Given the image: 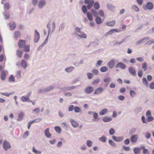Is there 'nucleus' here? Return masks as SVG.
Listing matches in <instances>:
<instances>
[{
	"label": "nucleus",
	"mask_w": 154,
	"mask_h": 154,
	"mask_svg": "<svg viewBox=\"0 0 154 154\" xmlns=\"http://www.w3.org/2000/svg\"><path fill=\"white\" fill-rule=\"evenodd\" d=\"M84 3L85 4H88L87 7L88 9H90L93 5L94 8L96 9H98L100 7L99 3L95 2L94 4V2L93 0H85Z\"/></svg>",
	"instance_id": "1"
},
{
	"label": "nucleus",
	"mask_w": 154,
	"mask_h": 154,
	"mask_svg": "<svg viewBox=\"0 0 154 154\" xmlns=\"http://www.w3.org/2000/svg\"><path fill=\"white\" fill-rule=\"evenodd\" d=\"M143 8L145 10H151L153 8L154 5L152 3L150 2H148L145 5L143 6Z\"/></svg>",
	"instance_id": "2"
},
{
	"label": "nucleus",
	"mask_w": 154,
	"mask_h": 154,
	"mask_svg": "<svg viewBox=\"0 0 154 154\" xmlns=\"http://www.w3.org/2000/svg\"><path fill=\"white\" fill-rule=\"evenodd\" d=\"M3 146L4 149L5 150H7L8 149L10 148L11 147V146L9 143L6 141H4Z\"/></svg>",
	"instance_id": "3"
},
{
	"label": "nucleus",
	"mask_w": 154,
	"mask_h": 154,
	"mask_svg": "<svg viewBox=\"0 0 154 154\" xmlns=\"http://www.w3.org/2000/svg\"><path fill=\"white\" fill-rule=\"evenodd\" d=\"M18 46L20 48H23L26 44V42L25 40L20 39L18 42Z\"/></svg>",
	"instance_id": "4"
},
{
	"label": "nucleus",
	"mask_w": 154,
	"mask_h": 154,
	"mask_svg": "<svg viewBox=\"0 0 154 154\" xmlns=\"http://www.w3.org/2000/svg\"><path fill=\"white\" fill-rule=\"evenodd\" d=\"M93 91V88L91 86H89L87 87L85 90V92L88 94H89L91 93Z\"/></svg>",
	"instance_id": "5"
},
{
	"label": "nucleus",
	"mask_w": 154,
	"mask_h": 154,
	"mask_svg": "<svg viewBox=\"0 0 154 154\" xmlns=\"http://www.w3.org/2000/svg\"><path fill=\"white\" fill-rule=\"evenodd\" d=\"M116 68L120 67L122 69H125L126 68V66L121 62L118 63L116 66Z\"/></svg>",
	"instance_id": "6"
},
{
	"label": "nucleus",
	"mask_w": 154,
	"mask_h": 154,
	"mask_svg": "<svg viewBox=\"0 0 154 154\" xmlns=\"http://www.w3.org/2000/svg\"><path fill=\"white\" fill-rule=\"evenodd\" d=\"M112 139L114 140L117 142H120L123 140V137H117L115 136H112Z\"/></svg>",
	"instance_id": "7"
},
{
	"label": "nucleus",
	"mask_w": 154,
	"mask_h": 154,
	"mask_svg": "<svg viewBox=\"0 0 154 154\" xmlns=\"http://www.w3.org/2000/svg\"><path fill=\"white\" fill-rule=\"evenodd\" d=\"M115 63L113 60H110L108 63V66L110 68H112L115 66Z\"/></svg>",
	"instance_id": "8"
},
{
	"label": "nucleus",
	"mask_w": 154,
	"mask_h": 154,
	"mask_svg": "<svg viewBox=\"0 0 154 154\" xmlns=\"http://www.w3.org/2000/svg\"><path fill=\"white\" fill-rule=\"evenodd\" d=\"M138 136L137 135H132L131 138V141L132 143L136 142L137 140Z\"/></svg>",
	"instance_id": "9"
},
{
	"label": "nucleus",
	"mask_w": 154,
	"mask_h": 154,
	"mask_svg": "<svg viewBox=\"0 0 154 154\" xmlns=\"http://www.w3.org/2000/svg\"><path fill=\"white\" fill-rule=\"evenodd\" d=\"M128 70L129 72L133 75L135 76L136 75L135 70L133 67H130L128 68Z\"/></svg>",
	"instance_id": "10"
},
{
	"label": "nucleus",
	"mask_w": 154,
	"mask_h": 154,
	"mask_svg": "<svg viewBox=\"0 0 154 154\" xmlns=\"http://www.w3.org/2000/svg\"><path fill=\"white\" fill-rule=\"evenodd\" d=\"M103 91V89L102 87L97 88L94 91V94H99L101 93Z\"/></svg>",
	"instance_id": "11"
},
{
	"label": "nucleus",
	"mask_w": 154,
	"mask_h": 154,
	"mask_svg": "<svg viewBox=\"0 0 154 154\" xmlns=\"http://www.w3.org/2000/svg\"><path fill=\"white\" fill-rule=\"evenodd\" d=\"M45 136L48 138L50 137H51V134L49 132V129L48 128H47L45 131Z\"/></svg>",
	"instance_id": "12"
},
{
	"label": "nucleus",
	"mask_w": 154,
	"mask_h": 154,
	"mask_svg": "<svg viewBox=\"0 0 154 154\" xmlns=\"http://www.w3.org/2000/svg\"><path fill=\"white\" fill-rule=\"evenodd\" d=\"M46 4V2L45 0L40 1L38 3V6L39 8H42Z\"/></svg>",
	"instance_id": "13"
},
{
	"label": "nucleus",
	"mask_w": 154,
	"mask_h": 154,
	"mask_svg": "<svg viewBox=\"0 0 154 154\" xmlns=\"http://www.w3.org/2000/svg\"><path fill=\"white\" fill-rule=\"evenodd\" d=\"M108 111V110L107 109L104 108L100 111L99 113L100 115H103L107 113Z\"/></svg>",
	"instance_id": "14"
},
{
	"label": "nucleus",
	"mask_w": 154,
	"mask_h": 154,
	"mask_svg": "<svg viewBox=\"0 0 154 154\" xmlns=\"http://www.w3.org/2000/svg\"><path fill=\"white\" fill-rule=\"evenodd\" d=\"M112 120L111 118L106 116L103 119V121L104 122H107L111 121Z\"/></svg>",
	"instance_id": "15"
},
{
	"label": "nucleus",
	"mask_w": 154,
	"mask_h": 154,
	"mask_svg": "<svg viewBox=\"0 0 154 154\" xmlns=\"http://www.w3.org/2000/svg\"><path fill=\"white\" fill-rule=\"evenodd\" d=\"M74 110L75 112L76 113H81L82 112L81 108L78 106H75L74 107Z\"/></svg>",
	"instance_id": "16"
},
{
	"label": "nucleus",
	"mask_w": 154,
	"mask_h": 154,
	"mask_svg": "<svg viewBox=\"0 0 154 154\" xmlns=\"http://www.w3.org/2000/svg\"><path fill=\"white\" fill-rule=\"evenodd\" d=\"M6 77V74L5 72L4 71H2L1 72V78L2 80H5Z\"/></svg>",
	"instance_id": "17"
},
{
	"label": "nucleus",
	"mask_w": 154,
	"mask_h": 154,
	"mask_svg": "<svg viewBox=\"0 0 154 154\" xmlns=\"http://www.w3.org/2000/svg\"><path fill=\"white\" fill-rule=\"evenodd\" d=\"M21 100L22 102H23L26 101H31L29 100V97H22L21 98Z\"/></svg>",
	"instance_id": "18"
},
{
	"label": "nucleus",
	"mask_w": 154,
	"mask_h": 154,
	"mask_svg": "<svg viewBox=\"0 0 154 154\" xmlns=\"http://www.w3.org/2000/svg\"><path fill=\"white\" fill-rule=\"evenodd\" d=\"M70 122L72 125L74 127H77L78 126V123L75 121H74L73 120H71Z\"/></svg>",
	"instance_id": "19"
},
{
	"label": "nucleus",
	"mask_w": 154,
	"mask_h": 154,
	"mask_svg": "<svg viewBox=\"0 0 154 154\" xmlns=\"http://www.w3.org/2000/svg\"><path fill=\"white\" fill-rule=\"evenodd\" d=\"M30 46L29 45H25L23 48V51L26 52H29L30 51Z\"/></svg>",
	"instance_id": "20"
},
{
	"label": "nucleus",
	"mask_w": 154,
	"mask_h": 154,
	"mask_svg": "<svg viewBox=\"0 0 154 154\" xmlns=\"http://www.w3.org/2000/svg\"><path fill=\"white\" fill-rule=\"evenodd\" d=\"M115 24V21L114 20L109 22H107L106 23V25L110 26H113Z\"/></svg>",
	"instance_id": "21"
},
{
	"label": "nucleus",
	"mask_w": 154,
	"mask_h": 154,
	"mask_svg": "<svg viewBox=\"0 0 154 154\" xmlns=\"http://www.w3.org/2000/svg\"><path fill=\"white\" fill-rule=\"evenodd\" d=\"M21 64L22 66L24 69H26L27 66V63L24 60H22Z\"/></svg>",
	"instance_id": "22"
},
{
	"label": "nucleus",
	"mask_w": 154,
	"mask_h": 154,
	"mask_svg": "<svg viewBox=\"0 0 154 154\" xmlns=\"http://www.w3.org/2000/svg\"><path fill=\"white\" fill-rule=\"evenodd\" d=\"M131 8L133 11L136 12H138L140 11L139 8L135 5H133L131 7Z\"/></svg>",
	"instance_id": "23"
},
{
	"label": "nucleus",
	"mask_w": 154,
	"mask_h": 154,
	"mask_svg": "<svg viewBox=\"0 0 154 154\" xmlns=\"http://www.w3.org/2000/svg\"><path fill=\"white\" fill-rule=\"evenodd\" d=\"M87 16L88 19L90 21H92L93 20V17L92 14L89 12L87 13Z\"/></svg>",
	"instance_id": "24"
},
{
	"label": "nucleus",
	"mask_w": 154,
	"mask_h": 154,
	"mask_svg": "<svg viewBox=\"0 0 154 154\" xmlns=\"http://www.w3.org/2000/svg\"><path fill=\"white\" fill-rule=\"evenodd\" d=\"M108 70V68L106 66L102 67L100 69V71L102 72H105L107 71Z\"/></svg>",
	"instance_id": "25"
},
{
	"label": "nucleus",
	"mask_w": 154,
	"mask_h": 154,
	"mask_svg": "<svg viewBox=\"0 0 154 154\" xmlns=\"http://www.w3.org/2000/svg\"><path fill=\"white\" fill-rule=\"evenodd\" d=\"M24 114L23 112H20L18 115V118L17 119V121H21L23 119V117Z\"/></svg>",
	"instance_id": "26"
},
{
	"label": "nucleus",
	"mask_w": 154,
	"mask_h": 154,
	"mask_svg": "<svg viewBox=\"0 0 154 154\" xmlns=\"http://www.w3.org/2000/svg\"><path fill=\"white\" fill-rule=\"evenodd\" d=\"M147 63L146 62H144L142 64V68L144 70L146 71L147 70Z\"/></svg>",
	"instance_id": "27"
},
{
	"label": "nucleus",
	"mask_w": 154,
	"mask_h": 154,
	"mask_svg": "<svg viewBox=\"0 0 154 154\" xmlns=\"http://www.w3.org/2000/svg\"><path fill=\"white\" fill-rule=\"evenodd\" d=\"M23 54V52L22 51L17 50V52L16 54L18 57L21 58Z\"/></svg>",
	"instance_id": "28"
},
{
	"label": "nucleus",
	"mask_w": 154,
	"mask_h": 154,
	"mask_svg": "<svg viewBox=\"0 0 154 154\" xmlns=\"http://www.w3.org/2000/svg\"><path fill=\"white\" fill-rule=\"evenodd\" d=\"M20 33L18 31H16L14 35V38H17L20 37Z\"/></svg>",
	"instance_id": "29"
},
{
	"label": "nucleus",
	"mask_w": 154,
	"mask_h": 154,
	"mask_svg": "<svg viewBox=\"0 0 154 154\" xmlns=\"http://www.w3.org/2000/svg\"><path fill=\"white\" fill-rule=\"evenodd\" d=\"M9 26L11 30H14V29L16 27V24L14 23H9Z\"/></svg>",
	"instance_id": "30"
},
{
	"label": "nucleus",
	"mask_w": 154,
	"mask_h": 154,
	"mask_svg": "<svg viewBox=\"0 0 154 154\" xmlns=\"http://www.w3.org/2000/svg\"><path fill=\"white\" fill-rule=\"evenodd\" d=\"M102 20L101 18L99 17H97L96 18V22L97 24H100L101 23Z\"/></svg>",
	"instance_id": "31"
},
{
	"label": "nucleus",
	"mask_w": 154,
	"mask_h": 154,
	"mask_svg": "<svg viewBox=\"0 0 154 154\" xmlns=\"http://www.w3.org/2000/svg\"><path fill=\"white\" fill-rule=\"evenodd\" d=\"M107 7L108 8L109 10L112 11H113L115 9V7L112 6V5L109 4L107 5Z\"/></svg>",
	"instance_id": "32"
},
{
	"label": "nucleus",
	"mask_w": 154,
	"mask_h": 154,
	"mask_svg": "<svg viewBox=\"0 0 154 154\" xmlns=\"http://www.w3.org/2000/svg\"><path fill=\"white\" fill-rule=\"evenodd\" d=\"M54 129L58 133H60L61 132V129L60 127L56 126L54 128Z\"/></svg>",
	"instance_id": "33"
},
{
	"label": "nucleus",
	"mask_w": 154,
	"mask_h": 154,
	"mask_svg": "<svg viewBox=\"0 0 154 154\" xmlns=\"http://www.w3.org/2000/svg\"><path fill=\"white\" fill-rule=\"evenodd\" d=\"M146 121L147 122H150L152 121L153 119L154 118L152 116H150L147 117Z\"/></svg>",
	"instance_id": "34"
},
{
	"label": "nucleus",
	"mask_w": 154,
	"mask_h": 154,
	"mask_svg": "<svg viewBox=\"0 0 154 154\" xmlns=\"http://www.w3.org/2000/svg\"><path fill=\"white\" fill-rule=\"evenodd\" d=\"M32 151L36 154H41V153L40 151L37 150L34 147L32 148Z\"/></svg>",
	"instance_id": "35"
},
{
	"label": "nucleus",
	"mask_w": 154,
	"mask_h": 154,
	"mask_svg": "<svg viewBox=\"0 0 154 154\" xmlns=\"http://www.w3.org/2000/svg\"><path fill=\"white\" fill-rule=\"evenodd\" d=\"M77 35L81 38H86L87 37V35L83 32H81L80 35L78 34Z\"/></svg>",
	"instance_id": "36"
},
{
	"label": "nucleus",
	"mask_w": 154,
	"mask_h": 154,
	"mask_svg": "<svg viewBox=\"0 0 154 154\" xmlns=\"http://www.w3.org/2000/svg\"><path fill=\"white\" fill-rule=\"evenodd\" d=\"M99 140L103 142H105L106 140V138L104 136H103L99 138Z\"/></svg>",
	"instance_id": "37"
},
{
	"label": "nucleus",
	"mask_w": 154,
	"mask_h": 154,
	"mask_svg": "<svg viewBox=\"0 0 154 154\" xmlns=\"http://www.w3.org/2000/svg\"><path fill=\"white\" fill-rule=\"evenodd\" d=\"M140 148L138 147L135 148L133 150L134 153L136 154L139 153L140 152Z\"/></svg>",
	"instance_id": "38"
},
{
	"label": "nucleus",
	"mask_w": 154,
	"mask_h": 154,
	"mask_svg": "<svg viewBox=\"0 0 154 154\" xmlns=\"http://www.w3.org/2000/svg\"><path fill=\"white\" fill-rule=\"evenodd\" d=\"M41 120V119L40 118H38L36 119L35 120H34L32 121H30V122L32 124L33 123H35V122H40Z\"/></svg>",
	"instance_id": "39"
},
{
	"label": "nucleus",
	"mask_w": 154,
	"mask_h": 154,
	"mask_svg": "<svg viewBox=\"0 0 154 154\" xmlns=\"http://www.w3.org/2000/svg\"><path fill=\"white\" fill-rule=\"evenodd\" d=\"M74 69V68L73 67H71L66 68L65 69V71L69 72H72Z\"/></svg>",
	"instance_id": "40"
},
{
	"label": "nucleus",
	"mask_w": 154,
	"mask_h": 154,
	"mask_svg": "<svg viewBox=\"0 0 154 154\" xmlns=\"http://www.w3.org/2000/svg\"><path fill=\"white\" fill-rule=\"evenodd\" d=\"M15 79L14 77L11 75L9 78L8 81L10 82H14L15 81Z\"/></svg>",
	"instance_id": "41"
},
{
	"label": "nucleus",
	"mask_w": 154,
	"mask_h": 154,
	"mask_svg": "<svg viewBox=\"0 0 154 154\" xmlns=\"http://www.w3.org/2000/svg\"><path fill=\"white\" fill-rule=\"evenodd\" d=\"M136 94V93L134 91L131 90L130 91V95L131 97H134Z\"/></svg>",
	"instance_id": "42"
},
{
	"label": "nucleus",
	"mask_w": 154,
	"mask_h": 154,
	"mask_svg": "<svg viewBox=\"0 0 154 154\" xmlns=\"http://www.w3.org/2000/svg\"><path fill=\"white\" fill-rule=\"evenodd\" d=\"M82 10L84 13L86 14L87 13V9L85 5H84L83 6L82 8Z\"/></svg>",
	"instance_id": "43"
},
{
	"label": "nucleus",
	"mask_w": 154,
	"mask_h": 154,
	"mask_svg": "<svg viewBox=\"0 0 154 154\" xmlns=\"http://www.w3.org/2000/svg\"><path fill=\"white\" fill-rule=\"evenodd\" d=\"M109 144L111 145L112 146H113V147L115 146L116 144H115V143L113 142V141L112 140H109Z\"/></svg>",
	"instance_id": "44"
},
{
	"label": "nucleus",
	"mask_w": 154,
	"mask_h": 154,
	"mask_svg": "<svg viewBox=\"0 0 154 154\" xmlns=\"http://www.w3.org/2000/svg\"><path fill=\"white\" fill-rule=\"evenodd\" d=\"M10 7L9 4L8 3H6L5 5L4 8L6 9H8Z\"/></svg>",
	"instance_id": "45"
},
{
	"label": "nucleus",
	"mask_w": 154,
	"mask_h": 154,
	"mask_svg": "<svg viewBox=\"0 0 154 154\" xmlns=\"http://www.w3.org/2000/svg\"><path fill=\"white\" fill-rule=\"evenodd\" d=\"M100 80L99 79H97L94 80L92 82V84L95 85L98 84L100 81Z\"/></svg>",
	"instance_id": "46"
},
{
	"label": "nucleus",
	"mask_w": 154,
	"mask_h": 154,
	"mask_svg": "<svg viewBox=\"0 0 154 154\" xmlns=\"http://www.w3.org/2000/svg\"><path fill=\"white\" fill-rule=\"evenodd\" d=\"M86 144L88 146L91 147L92 145V142L91 141L88 140L86 142Z\"/></svg>",
	"instance_id": "47"
},
{
	"label": "nucleus",
	"mask_w": 154,
	"mask_h": 154,
	"mask_svg": "<svg viewBox=\"0 0 154 154\" xmlns=\"http://www.w3.org/2000/svg\"><path fill=\"white\" fill-rule=\"evenodd\" d=\"M143 72L141 70H140L138 71V75L140 78H141L143 75Z\"/></svg>",
	"instance_id": "48"
},
{
	"label": "nucleus",
	"mask_w": 154,
	"mask_h": 154,
	"mask_svg": "<svg viewBox=\"0 0 154 154\" xmlns=\"http://www.w3.org/2000/svg\"><path fill=\"white\" fill-rule=\"evenodd\" d=\"M115 131L114 129H113L112 128H111L110 129L109 131V133L110 135H113L115 133Z\"/></svg>",
	"instance_id": "49"
},
{
	"label": "nucleus",
	"mask_w": 154,
	"mask_h": 154,
	"mask_svg": "<svg viewBox=\"0 0 154 154\" xmlns=\"http://www.w3.org/2000/svg\"><path fill=\"white\" fill-rule=\"evenodd\" d=\"M87 75L88 77V79H92L93 76V74L90 73H88L87 74Z\"/></svg>",
	"instance_id": "50"
},
{
	"label": "nucleus",
	"mask_w": 154,
	"mask_h": 154,
	"mask_svg": "<svg viewBox=\"0 0 154 154\" xmlns=\"http://www.w3.org/2000/svg\"><path fill=\"white\" fill-rule=\"evenodd\" d=\"M29 134V133L28 131H26L25 132H24V133L23 135V137L24 138H26L27 137Z\"/></svg>",
	"instance_id": "51"
},
{
	"label": "nucleus",
	"mask_w": 154,
	"mask_h": 154,
	"mask_svg": "<svg viewBox=\"0 0 154 154\" xmlns=\"http://www.w3.org/2000/svg\"><path fill=\"white\" fill-rule=\"evenodd\" d=\"M151 136V134L149 132H147L145 133V137L146 138L149 139L150 137Z\"/></svg>",
	"instance_id": "52"
},
{
	"label": "nucleus",
	"mask_w": 154,
	"mask_h": 154,
	"mask_svg": "<svg viewBox=\"0 0 154 154\" xmlns=\"http://www.w3.org/2000/svg\"><path fill=\"white\" fill-rule=\"evenodd\" d=\"M40 38V36H35L34 37V41L35 42H37L38 41Z\"/></svg>",
	"instance_id": "53"
},
{
	"label": "nucleus",
	"mask_w": 154,
	"mask_h": 154,
	"mask_svg": "<svg viewBox=\"0 0 154 154\" xmlns=\"http://www.w3.org/2000/svg\"><path fill=\"white\" fill-rule=\"evenodd\" d=\"M0 93V94H2V95H4V96H7V97L9 96H10V95L11 94V93Z\"/></svg>",
	"instance_id": "54"
},
{
	"label": "nucleus",
	"mask_w": 154,
	"mask_h": 154,
	"mask_svg": "<svg viewBox=\"0 0 154 154\" xmlns=\"http://www.w3.org/2000/svg\"><path fill=\"white\" fill-rule=\"evenodd\" d=\"M142 82L144 84H146V85H147L148 81L146 78H143L142 79Z\"/></svg>",
	"instance_id": "55"
},
{
	"label": "nucleus",
	"mask_w": 154,
	"mask_h": 154,
	"mask_svg": "<svg viewBox=\"0 0 154 154\" xmlns=\"http://www.w3.org/2000/svg\"><path fill=\"white\" fill-rule=\"evenodd\" d=\"M146 117L151 116V111L150 110H148L146 113Z\"/></svg>",
	"instance_id": "56"
},
{
	"label": "nucleus",
	"mask_w": 154,
	"mask_h": 154,
	"mask_svg": "<svg viewBox=\"0 0 154 154\" xmlns=\"http://www.w3.org/2000/svg\"><path fill=\"white\" fill-rule=\"evenodd\" d=\"M74 107L73 105H70L69 107L68 110L69 111H71L74 109Z\"/></svg>",
	"instance_id": "57"
},
{
	"label": "nucleus",
	"mask_w": 154,
	"mask_h": 154,
	"mask_svg": "<svg viewBox=\"0 0 154 154\" xmlns=\"http://www.w3.org/2000/svg\"><path fill=\"white\" fill-rule=\"evenodd\" d=\"M93 118L94 119H96L97 118L98 115L97 113L95 112L93 113Z\"/></svg>",
	"instance_id": "58"
},
{
	"label": "nucleus",
	"mask_w": 154,
	"mask_h": 154,
	"mask_svg": "<svg viewBox=\"0 0 154 154\" xmlns=\"http://www.w3.org/2000/svg\"><path fill=\"white\" fill-rule=\"evenodd\" d=\"M143 153V154H149L148 150L145 149H144Z\"/></svg>",
	"instance_id": "59"
},
{
	"label": "nucleus",
	"mask_w": 154,
	"mask_h": 154,
	"mask_svg": "<svg viewBox=\"0 0 154 154\" xmlns=\"http://www.w3.org/2000/svg\"><path fill=\"white\" fill-rule=\"evenodd\" d=\"M118 99L120 100H123L125 99V97L122 95H119L118 97Z\"/></svg>",
	"instance_id": "60"
},
{
	"label": "nucleus",
	"mask_w": 154,
	"mask_h": 154,
	"mask_svg": "<svg viewBox=\"0 0 154 154\" xmlns=\"http://www.w3.org/2000/svg\"><path fill=\"white\" fill-rule=\"evenodd\" d=\"M114 32V30L113 29H111L107 33V35H110L112 34Z\"/></svg>",
	"instance_id": "61"
},
{
	"label": "nucleus",
	"mask_w": 154,
	"mask_h": 154,
	"mask_svg": "<svg viewBox=\"0 0 154 154\" xmlns=\"http://www.w3.org/2000/svg\"><path fill=\"white\" fill-rule=\"evenodd\" d=\"M136 1L138 3V4L141 5L143 3V0H136Z\"/></svg>",
	"instance_id": "62"
},
{
	"label": "nucleus",
	"mask_w": 154,
	"mask_h": 154,
	"mask_svg": "<svg viewBox=\"0 0 154 154\" xmlns=\"http://www.w3.org/2000/svg\"><path fill=\"white\" fill-rule=\"evenodd\" d=\"M92 72L94 74H95V75H97L99 71L98 70L93 69L92 71Z\"/></svg>",
	"instance_id": "63"
},
{
	"label": "nucleus",
	"mask_w": 154,
	"mask_h": 154,
	"mask_svg": "<svg viewBox=\"0 0 154 154\" xmlns=\"http://www.w3.org/2000/svg\"><path fill=\"white\" fill-rule=\"evenodd\" d=\"M150 88L153 89L154 88V82H152L149 85Z\"/></svg>",
	"instance_id": "64"
}]
</instances>
